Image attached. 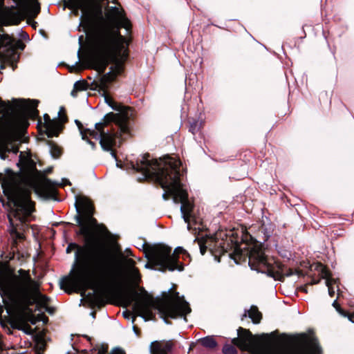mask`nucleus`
I'll list each match as a JSON object with an SVG mask.
<instances>
[{
    "instance_id": "20e7f679",
    "label": "nucleus",
    "mask_w": 354,
    "mask_h": 354,
    "mask_svg": "<svg viewBox=\"0 0 354 354\" xmlns=\"http://www.w3.org/2000/svg\"><path fill=\"white\" fill-rule=\"evenodd\" d=\"M39 196L51 198L55 196L54 183L46 178L30 187H12L4 190L10 208L8 216L10 225V232L16 240L23 239L25 223L35 211V203L31 200L32 189Z\"/></svg>"
},
{
    "instance_id": "f3484780",
    "label": "nucleus",
    "mask_w": 354,
    "mask_h": 354,
    "mask_svg": "<svg viewBox=\"0 0 354 354\" xmlns=\"http://www.w3.org/2000/svg\"><path fill=\"white\" fill-rule=\"evenodd\" d=\"M174 347L171 340L154 341L151 343L150 351L151 354H169Z\"/></svg>"
},
{
    "instance_id": "b1692460",
    "label": "nucleus",
    "mask_w": 354,
    "mask_h": 354,
    "mask_svg": "<svg viewBox=\"0 0 354 354\" xmlns=\"http://www.w3.org/2000/svg\"><path fill=\"white\" fill-rule=\"evenodd\" d=\"M198 342L205 348H214L217 346V342L213 336H207L198 339Z\"/></svg>"
},
{
    "instance_id": "f03ea898",
    "label": "nucleus",
    "mask_w": 354,
    "mask_h": 354,
    "mask_svg": "<svg viewBox=\"0 0 354 354\" xmlns=\"http://www.w3.org/2000/svg\"><path fill=\"white\" fill-rule=\"evenodd\" d=\"M65 6L77 15L80 10V26L86 33L94 32L86 67L104 73L111 57L119 54L123 48V37L105 24L102 6L94 0H65Z\"/></svg>"
},
{
    "instance_id": "2f4dec72",
    "label": "nucleus",
    "mask_w": 354,
    "mask_h": 354,
    "mask_svg": "<svg viewBox=\"0 0 354 354\" xmlns=\"http://www.w3.org/2000/svg\"><path fill=\"white\" fill-rule=\"evenodd\" d=\"M333 306L334 308H335L336 310L341 315H344V314L346 313V311L342 309L340 306L338 304V303L337 302V301H334L333 303Z\"/></svg>"
},
{
    "instance_id": "5701e85b",
    "label": "nucleus",
    "mask_w": 354,
    "mask_h": 354,
    "mask_svg": "<svg viewBox=\"0 0 354 354\" xmlns=\"http://www.w3.org/2000/svg\"><path fill=\"white\" fill-rule=\"evenodd\" d=\"M271 232V234H274V236H277V230H275V225L273 223H270L267 225V248L269 247H277V241L275 240V238L273 239V244H272V240L270 239L271 235L268 234Z\"/></svg>"
},
{
    "instance_id": "aec40b11",
    "label": "nucleus",
    "mask_w": 354,
    "mask_h": 354,
    "mask_svg": "<svg viewBox=\"0 0 354 354\" xmlns=\"http://www.w3.org/2000/svg\"><path fill=\"white\" fill-rule=\"evenodd\" d=\"M44 118L48 137L57 136L60 129L59 122L57 120H51L48 114H45Z\"/></svg>"
},
{
    "instance_id": "c85d7f7f",
    "label": "nucleus",
    "mask_w": 354,
    "mask_h": 354,
    "mask_svg": "<svg viewBox=\"0 0 354 354\" xmlns=\"http://www.w3.org/2000/svg\"><path fill=\"white\" fill-rule=\"evenodd\" d=\"M130 279L136 283H138L141 279L140 274L139 272L138 269L136 268L134 270L130 271L129 272H127Z\"/></svg>"
},
{
    "instance_id": "ea45409f",
    "label": "nucleus",
    "mask_w": 354,
    "mask_h": 354,
    "mask_svg": "<svg viewBox=\"0 0 354 354\" xmlns=\"http://www.w3.org/2000/svg\"><path fill=\"white\" fill-rule=\"evenodd\" d=\"M133 329L135 333L138 335V328H137V326H133Z\"/></svg>"
},
{
    "instance_id": "a211bd4d",
    "label": "nucleus",
    "mask_w": 354,
    "mask_h": 354,
    "mask_svg": "<svg viewBox=\"0 0 354 354\" xmlns=\"http://www.w3.org/2000/svg\"><path fill=\"white\" fill-rule=\"evenodd\" d=\"M316 269L320 272L322 278L326 279V285L328 288L329 295L333 297L335 290L332 287V283L334 282V280L331 279L330 272L321 263L316 266Z\"/></svg>"
},
{
    "instance_id": "473e14b6",
    "label": "nucleus",
    "mask_w": 354,
    "mask_h": 354,
    "mask_svg": "<svg viewBox=\"0 0 354 354\" xmlns=\"http://www.w3.org/2000/svg\"><path fill=\"white\" fill-rule=\"evenodd\" d=\"M342 316L344 317H347L348 319V320H350L351 322L354 323V313H349L346 311V313L344 314V315H342Z\"/></svg>"
},
{
    "instance_id": "9d476101",
    "label": "nucleus",
    "mask_w": 354,
    "mask_h": 354,
    "mask_svg": "<svg viewBox=\"0 0 354 354\" xmlns=\"http://www.w3.org/2000/svg\"><path fill=\"white\" fill-rule=\"evenodd\" d=\"M145 254L149 260V263L145 265L147 268L156 267V269L164 272L167 270L174 271L177 270L182 271L184 269L183 264L178 261V255H183V259H189V253L182 247L176 248L173 253L171 248L158 244L154 245H147L145 248Z\"/></svg>"
},
{
    "instance_id": "c756f323",
    "label": "nucleus",
    "mask_w": 354,
    "mask_h": 354,
    "mask_svg": "<svg viewBox=\"0 0 354 354\" xmlns=\"http://www.w3.org/2000/svg\"><path fill=\"white\" fill-rule=\"evenodd\" d=\"M232 340H233V339H232ZM232 343L234 345H232V344H225L224 345V346L223 348V353L224 354H236L237 351L234 346V344L232 342ZM235 346H236V344H235ZM236 346H238L236 345Z\"/></svg>"
},
{
    "instance_id": "4be33fe9",
    "label": "nucleus",
    "mask_w": 354,
    "mask_h": 354,
    "mask_svg": "<svg viewBox=\"0 0 354 354\" xmlns=\"http://www.w3.org/2000/svg\"><path fill=\"white\" fill-rule=\"evenodd\" d=\"M247 315L252 320L253 323L254 324L259 323L262 318L261 313L254 306H251L248 310H245L243 317H246Z\"/></svg>"
},
{
    "instance_id": "dca6fc26",
    "label": "nucleus",
    "mask_w": 354,
    "mask_h": 354,
    "mask_svg": "<svg viewBox=\"0 0 354 354\" xmlns=\"http://www.w3.org/2000/svg\"><path fill=\"white\" fill-rule=\"evenodd\" d=\"M267 276L272 277L274 280L282 281L285 276H290L291 273L286 272V268L279 261L274 259H270L267 255Z\"/></svg>"
},
{
    "instance_id": "0eeeda50",
    "label": "nucleus",
    "mask_w": 354,
    "mask_h": 354,
    "mask_svg": "<svg viewBox=\"0 0 354 354\" xmlns=\"http://www.w3.org/2000/svg\"><path fill=\"white\" fill-rule=\"evenodd\" d=\"M38 101L28 100L24 105L23 113H10L11 106L9 102L0 100V122L6 120V134L0 142V157L2 160L7 158L6 153L12 152L17 154L19 147L16 142H21L26 129L29 125L28 118L35 119L38 115L37 106Z\"/></svg>"
},
{
    "instance_id": "f257e3e1",
    "label": "nucleus",
    "mask_w": 354,
    "mask_h": 354,
    "mask_svg": "<svg viewBox=\"0 0 354 354\" xmlns=\"http://www.w3.org/2000/svg\"><path fill=\"white\" fill-rule=\"evenodd\" d=\"M72 250L75 252L71 276L64 279L62 286L82 294L88 289L111 292L121 271L113 256L95 242H86L83 245L70 243L66 252L70 253Z\"/></svg>"
},
{
    "instance_id": "ddd939ff",
    "label": "nucleus",
    "mask_w": 354,
    "mask_h": 354,
    "mask_svg": "<svg viewBox=\"0 0 354 354\" xmlns=\"http://www.w3.org/2000/svg\"><path fill=\"white\" fill-rule=\"evenodd\" d=\"M75 207L77 211L75 220L82 229L95 225L96 220L93 217L94 207L91 201L86 198H80L75 203Z\"/></svg>"
},
{
    "instance_id": "f704fd0d",
    "label": "nucleus",
    "mask_w": 354,
    "mask_h": 354,
    "mask_svg": "<svg viewBox=\"0 0 354 354\" xmlns=\"http://www.w3.org/2000/svg\"><path fill=\"white\" fill-rule=\"evenodd\" d=\"M64 109L63 107H61L60 108V110L59 111V116L60 118V119L62 120V121H65L66 120V115H63L62 116V113H64Z\"/></svg>"
},
{
    "instance_id": "bb28decb",
    "label": "nucleus",
    "mask_w": 354,
    "mask_h": 354,
    "mask_svg": "<svg viewBox=\"0 0 354 354\" xmlns=\"http://www.w3.org/2000/svg\"><path fill=\"white\" fill-rule=\"evenodd\" d=\"M118 257L124 263L125 269L127 270V272H129L130 271L136 268V267L135 266L136 262L134 260H133L131 259L124 258V254L121 252L119 253Z\"/></svg>"
},
{
    "instance_id": "f8f14e48",
    "label": "nucleus",
    "mask_w": 354,
    "mask_h": 354,
    "mask_svg": "<svg viewBox=\"0 0 354 354\" xmlns=\"http://www.w3.org/2000/svg\"><path fill=\"white\" fill-rule=\"evenodd\" d=\"M238 337L233 338L232 342L242 351L250 354H266V334L259 337L253 336L249 330L239 327Z\"/></svg>"
},
{
    "instance_id": "4c0bfd02",
    "label": "nucleus",
    "mask_w": 354,
    "mask_h": 354,
    "mask_svg": "<svg viewBox=\"0 0 354 354\" xmlns=\"http://www.w3.org/2000/svg\"><path fill=\"white\" fill-rule=\"evenodd\" d=\"M44 346H45V344L43 341H39L38 342V346L39 348V349H43L44 348Z\"/></svg>"
},
{
    "instance_id": "423d86ee",
    "label": "nucleus",
    "mask_w": 354,
    "mask_h": 354,
    "mask_svg": "<svg viewBox=\"0 0 354 354\" xmlns=\"http://www.w3.org/2000/svg\"><path fill=\"white\" fill-rule=\"evenodd\" d=\"M135 313L132 315L129 310L124 311L122 315L126 319L131 318L132 323L136 321V316L142 317L145 321L152 320L155 318L153 310H157L161 318L167 324V318L176 319L185 317L191 312L189 304L185 300L184 297H180L178 292L167 295L162 299H156L152 296L145 293L142 297H137L133 305Z\"/></svg>"
},
{
    "instance_id": "79ce46f5",
    "label": "nucleus",
    "mask_w": 354,
    "mask_h": 354,
    "mask_svg": "<svg viewBox=\"0 0 354 354\" xmlns=\"http://www.w3.org/2000/svg\"><path fill=\"white\" fill-rule=\"evenodd\" d=\"M91 315H92V316L94 317H95V313L94 312H93V313H91Z\"/></svg>"
},
{
    "instance_id": "393cba45",
    "label": "nucleus",
    "mask_w": 354,
    "mask_h": 354,
    "mask_svg": "<svg viewBox=\"0 0 354 354\" xmlns=\"http://www.w3.org/2000/svg\"><path fill=\"white\" fill-rule=\"evenodd\" d=\"M19 162L30 169H35V164L29 155H25L23 152L20 153Z\"/></svg>"
},
{
    "instance_id": "6e6552de",
    "label": "nucleus",
    "mask_w": 354,
    "mask_h": 354,
    "mask_svg": "<svg viewBox=\"0 0 354 354\" xmlns=\"http://www.w3.org/2000/svg\"><path fill=\"white\" fill-rule=\"evenodd\" d=\"M127 117L121 113H107L102 121L95 124V129H84L82 124L77 120L75 123L80 131L82 138L86 140L92 149L95 147V142L91 141V137L100 140L102 148L110 151L113 158H116L115 148L121 145V140L128 133L127 126Z\"/></svg>"
},
{
    "instance_id": "4468645a",
    "label": "nucleus",
    "mask_w": 354,
    "mask_h": 354,
    "mask_svg": "<svg viewBox=\"0 0 354 354\" xmlns=\"http://www.w3.org/2000/svg\"><path fill=\"white\" fill-rule=\"evenodd\" d=\"M106 17L118 28H124L129 31L131 28V23L125 17L124 11L117 7H110L106 12Z\"/></svg>"
},
{
    "instance_id": "9b49d317",
    "label": "nucleus",
    "mask_w": 354,
    "mask_h": 354,
    "mask_svg": "<svg viewBox=\"0 0 354 354\" xmlns=\"http://www.w3.org/2000/svg\"><path fill=\"white\" fill-rule=\"evenodd\" d=\"M248 234L242 238L243 242L236 243L233 253L229 256L233 259L236 263H241L248 261L252 270L257 272H265L266 257L263 246L258 241L247 242Z\"/></svg>"
},
{
    "instance_id": "37998d69",
    "label": "nucleus",
    "mask_w": 354,
    "mask_h": 354,
    "mask_svg": "<svg viewBox=\"0 0 354 354\" xmlns=\"http://www.w3.org/2000/svg\"><path fill=\"white\" fill-rule=\"evenodd\" d=\"M26 333H30V332L28 331V330H26Z\"/></svg>"
},
{
    "instance_id": "412c9836",
    "label": "nucleus",
    "mask_w": 354,
    "mask_h": 354,
    "mask_svg": "<svg viewBox=\"0 0 354 354\" xmlns=\"http://www.w3.org/2000/svg\"><path fill=\"white\" fill-rule=\"evenodd\" d=\"M104 100H105V102L113 109V110H115V111H120V113L125 115L127 117V128H128V133H127L126 135L124 136V138H122L121 140V142L125 140L129 136V126H128V121H129V117L127 115V113H123V106L121 105V104H118V103H116L115 102L113 101V99H111L110 97L106 95L104 97Z\"/></svg>"
},
{
    "instance_id": "2eb2a0df",
    "label": "nucleus",
    "mask_w": 354,
    "mask_h": 354,
    "mask_svg": "<svg viewBox=\"0 0 354 354\" xmlns=\"http://www.w3.org/2000/svg\"><path fill=\"white\" fill-rule=\"evenodd\" d=\"M122 65L120 63H116L111 67V71L100 77L98 82H95L96 87L104 93L109 87V85L114 81L118 75L122 71Z\"/></svg>"
},
{
    "instance_id": "cd10ccee",
    "label": "nucleus",
    "mask_w": 354,
    "mask_h": 354,
    "mask_svg": "<svg viewBox=\"0 0 354 354\" xmlns=\"http://www.w3.org/2000/svg\"><path fill=\"white\" fill-rule=\"evenodd\" d=\"M88 84L85 81H77L74 84L73 90L71 91V95L75 97L77 92L84 91L87 88Z\"/></svg>"
},
{
    "instance_id": "58836bf2",
    "label": "nucleus",
    "mask_w": 354,
    "mask_h": 354,
    "mask_svg": "<svg viewBox=\"0 0 354 354\" xmlns=\"http://www.w3.org/2000/svg\"><path fill=\"white\" fill-rule=\"evenodd\" d=\"M126 255L128 256H132V252L130 249H126L125 250Z\"/></svg>"
},
{
    "instance_id": "1a4fd4ad",
    "label": "nucleus",
    "mask_w": 354,
    "mask_h": 354,
    "mask_svg": "<svg viewBox=\"0 0 354 354\" xmlns=\"http://www.w3.org/2000/svg\"><path fill=\"white\" fill-rule=\"evenodd\" d=\"M322 348L313 334L302 333L294 339L277 331L267 333V354H321Z\"/></svg>"
},
{
    "instance_id": "72a5a7b5",
    "label": "nucleus",
    "mask_w": 354,
    "mask_h": 354,
    "mask_svg": "<svg viewBox=\"0 0 354 354\" xmlns=\"http://www.w3.org/2000/svg\"><path fill=\"white\" fill-rule=\"evenodd\" d=\"M190 131H192V133L193 134H194L196 133V131H197L198 130V128H197V124L196 123H193L191 124L190 126Z\"/></svg>"
},
{
    "instance_id": "39448f33",
    "label": "nucleus",
    "mask_w": 354,
    "mask_h": 354,
    "mask_svg": "<svg viewBox=\"0 0 354 354\" xmlns=\"http://www.w3.org/2000/svg\"><path fill=\"white\" fill-rule=\"evenodd\" d=\"M0 294L6 296L17 308L26 309L35 304L50 314L54 312V308L48 306L50 298L39 292L28 270L19 269L11 272L1 270Z\"/></svg>"
},
{
    "instance_id": "6ab92c4d",
    "label": "nucleus",
    "mask_w": 354,
    "mask_h": 354,
    "mask_svg": "<svg viewBox=\"0 0 354 354\" xmlns=\"http://www.w3.org/2000/svg\"><path fill=\"white\" fill-rule=\"evenodd\" d=\"M4 0H0V8L3 9L5 17L12 24H18L21 21V15L19 12L13 8L3 7Z\"/></svg>"
},
{
    "instance_id": "c9c22d12",
    "label": "nucleus",
    "mask_w": 354,
    "mask_h": 354,
    "mask_svg": "<svg viewBox=\"0 0 354 354\" xmlns=\"http://www.w3.org/2000/svg\"><path fill=\"white\" fill-rule=\"evenodd\" d=\"M111 354H125L124 352L120 349V348H115L113 349Z\"/></svg>"
},
{
    "instance_id": "e433bc0d",
    "label": "nucleus",
    "mask_w": 354,
    "mask_h": 354,
    "mask_svg": "<svg viewBox=\"0 0 354 354\" xmlns=\"http://www.w3.org/2000/svg\"><path fill=\"white\" fill-rule=\"evenodd\" d=\"M206 250H207V247L202 245V244H200V252L201 253L202 255H203L205 252H206Z\"/></svg>"
},
{
    "instance_id": "a19ab883",
    "label": "nucleus",
    "mask_w": 354,
    "mask_h": 354,
    "mask_svg": "<svg viewBox=\"0 0 354 354\" xmlns=\"http://www.w3.org/2000/svg\"><path fill=\"white\" fill-rule=\"evenodd\" d=\"M319 280L313 279V280H312V283H313V284H317V283H319Z\"/></svg>"
},
{
    "instance_id": "7ed1b4c3",
    "label": "nucleus",
    "mask_w": 354,
    "mask_h": 354,
    "mask_svg": "<svg viewBox=\"0 0 354 354\" xmlns=\"http://www.w3.org/2000/svg\"><path fill=\"white\" fill-rule=\"evenodd\" d=\"M180 166L181 162L174 157L167 156L158 160L151 158L149 154L142 156L136 164H132L136 171L142 172L145 178H152L161 185L166 191L162 195L165 200L169 194L174 203H181L182 216L190 230L192 224L198 225L201 221L195 216L194 205L188 200L187 191L181 183Z\"/></svg>"
},
{
    "instance_id": "a878e982",
    "label": "nucleus",
    "mask_w": 354,
    "mask_h": 354,
    "mask_svg": "<svg viewBox=\"0 0 354 354\" xmlns=\"http://www.w3.org/2000/svg\"><path fill=\"white\" fill-rule=\"evenodd\" d=\"M3 42L9 47L14 48H21L23 49L24 45L19 41H15V39L12 37H10L9 36H6V38L3 40Z\"/></svg>"
},
{
    "instance_id": "7c9ffc66",
    "label": "nucleus",
    "mask_w": 354,
    "mask_h": 354,
    "mask_svg": "<svg viewBox=\"0 0 354 354\" xmlns=\"http://www.w3.org/2000/svg\"><path fill=\"white\" fill-rule=\"evenodd\" d=\"M50 153L53 158H57L61 154V149L56 145L50 146Z\"/></svg>"
}]
</instances>
